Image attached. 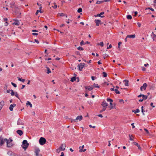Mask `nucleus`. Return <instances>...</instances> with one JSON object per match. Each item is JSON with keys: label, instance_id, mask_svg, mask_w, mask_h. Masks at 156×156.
<instances>
[{"label": "nucleus", "instance_id": "obj_6", "mask_svg": "<svg viewBox=\"0 0 156 156\" xmlns=\"http://www.w3.org/2000/svg\"><path fill=\"white\" fill-rule=\"evenodd\" d=\"M40 152V150L39 148H36L35 149L34 152L36 156H41V155L39 154Z\"/></svg>", "mask_w": 156, "mask_h": 156}, {"label": "nucleus", "instance_id": "obj_64", "mask_svg": "<svg viewBox=\"0 0 156 156\" xmlns=\"http://www.w3.org/2000/svg\"><path fill=\"white\" fill-rule=\"evenodd\" d=\"M64 156V153L63 152H62L61 153V155H60V156Z\"/></svg>", "mask_w": 156, "mask_h": 156}, {"label": "nucleus", "instance_id": "obj_59", "mask_svg": "<svg viewBox=\"0 0 156 156\" xmlns=\"http://www.w3.org/2000/svg\"><path fill=\"white\" fill-rule=\"evenodd\" d=\"M153 103L152 102H151L150 104V105L151 106H152L153 108H154L155 107V106L153 105Z\"/></svg>", "mask_w": 156, "mask_h": 156}, {"label": "nucleus", "instance_id": "obj_62", "mask_svg": "<svg viewBox=\"0 0 156 156\" xmlns=\"http://www.w3.org/2000/svg\"><path fill=\"white\" fill-rule=\"evenodd\" d=\"M32 35H38V34L37 33H32Z\"/></svg>", "mask_w": 156, "mask_h": 156}, {"label": "nucleus", "instance_id": "obj_12", "mask_svg": "<svg viewBox=\"0 0 156 156\" xmlns=\"http://www.w3.org/2000/svg\"><path fill=\"white\" fill-rule=\"evenodd\" d=\"M16 106V104H11L9 107V109L10 111H12L13 110V108Z\"/></svg>", "mask_w": 156, "mask_h": 156}, {"label": "nucleus", "instance_id": "obj_29", "mask_svg": "<svg viewBox=\"0 0 156 156\" xmlns=\"http://www.w3.org/2000/svg\"><path fill=\"white\" fill-rule=\"evenodd\" d=\"M93 88L94 87H98V88H99L100 87L98 85V84H96L95 83H94L93 85Z\"/></svg>", "mask_w": 156, "mask_h": 156}, {"label": "nucleus", "instance_id": "obj_35", "mask_svg": "<svg viewBox=\"0 0 156 156\" xmlns=\"http://www.w3.org/2000/svg\"><path fill=\"white\" fill-rule=\"evenodd\" d=\"M98 45H100L101 46V47H103L104 45V44H103V42L102 41V42H101L99 44H98Z\"/></svg>", "mask_w": 156, "mask_h": 156}, {"label": "nucleus", "instance_id": "obj_27", "mask_svg": "<svg viewBox=\"0 0 156 156\" xmlns=\"http://www.w3.org/2000/svg\"><path fill=\"white\" fill-rule=\"evenodd\" d=\"M126 17L127 19L129 20H131L132 18V16L130 15H127Z\"/></svg>", "mask_w": 156, "mask_h": 156}, {"label": "nucleus", "instance_id": "obj_43", "mask_svg": "<svg viewBox=\"0 0 156 156\" xmlns=\"http://www.w3.org/2000/svg\"><path fill=\"white\" fill-rule=\"evenodd\" d=\"M103 2V1H97L96 2V4H100L101 2Z\"/></svg>", "mask_w": 156, "mask_h": 156}, {"label": "nucleus", "instance_id": "obj_33", "mask_svg": "<svg viewBox=\"0 0 156 156\" xmlns=\"http://www.w3.org/2000/svg\"><path fill=\"white\" fill-rule=\"evenodd\" d=\"M77 49L79 50H81V51H83V48L81 47L80 46L77 48Z\"/></svg>", "mask_w": 156, "mask_h": 156}, {"label": "nucleus", "instance_id": "obj_31", "mask_svg": "<svg viewBox=\"0 0 156 156\" xmlns=\"http://www.w3.org/2000/svg\"><path fill=\"white\" fill-rule=\"evenodd\" d=\"M46 68L47 70V73L48 74H49V73H51V71L50 70V69L48 67H47Z\"/></svg>", "mask_w": 156, "mask_h": 156}, {"label": "nucleus", "instance_id": "obj_10", "mask_svg": "<svg viewBox=\"0 0 156 156\" xmlns=\"http://www.w3.org/2000/svg\"><path fill=\"white\" fill-rule=\"evenodd\" d=\"M101 105L103 107L106 108L107 106L108 105V104L106 103L105 101H104L102 103Z\"/></svg>", "mask_w": 156, "mask_h": 156}, {"label": "nucleus", "instance_id": "obj_55", "mask_svg": "<svg viewBox=\"0 0 156 156\" xmlns=\"http://www.w3.org/2000/svg\"><path fill=\"white\" fill-rule=\"evenodd\" d=\"M42 6H41L40 8H39V9H40V10H39V12H40V13H42V12H41V8H42Z\"/></svg>", "mask_w": 156, "mask_h": 156}, {"label": "nucleus", "instance_id": "obj_40", "mask_svg": "<svg viewBox=\"0 0 156 156\" xmlns=\"http://www.w3.org/2000/svg\"><path fill=\"white\" fill-rule=\"evenodd\" d=\"M11 84L14 87H17L16 84L14 83H13L12 82Z\"/></svg>", "mask_w": 156, "mask_h": 156}, {"label": "nucleus", "instance_id": "obj_46", "mask_svg": "<svg viewBox=\"0 0 156 156\" xmlns=\"http://www.w3.org/2000/svg\"><path fill=\"white\" fill-rule=\"evenodd\" d=\"M15 96L18 98H19V96H18V93H17V92H15Z\"/></svg>", "mask_w": 156, "mask_h": 156}, {"label": "nucleus", "instance_id": "obj_52", "mask_svg": "<svg viewBox=\"0 0 156 156\" xmlns=\"http://www.w3.org/2000/svg\"><path fill=\"white\" fill-rule=\"evenodd\" d=\"M52 7L55 9H56L57 7V5L55 3H54V6H52Z\"/></svg>", "mask_w": 156, "mask_h": 156}, {"label": "nucleus", "instance_id": "obj_4", "mask_svg": "<svg viewBox=\"0 0 156 156\" xmlns=\"http://www.w3.org/2000/svg\"><path fill=\"white\" fill-rule=\"evenodd\" d=\"M7 141V139H4L2 137H0V146L3 144L5 142Z\"/></svg>", "mask_w": 156, "mask_h": 156}, {"label": "nucleus", "instance_id": "obj_7", "mask_svg": "<svg viewBox=\"0 0 156 156\" xmlns=\"http://www.w3.org/2000/svg\"><path fill=\"white\" fill-rule=\"evenodd\" d=\"M17 124L18 125H24V121L23 120L19 119L17 121Z\"/></svg>", "mask_w": 156, "mask_h": 156}, {"label": "nucleus", "instance_id": "obj_15", "mask_svg": "<svg viewBox=\"0 0 156 156\" xmlns=\"http://www.w3.org/2000/svg\"><path fill=\"white\" fill-rule=\"evenodd\" d=\"M17 133L20 136L22 135L23 133V132L21 130H18L16 131Z\"/></svg>", "mask_w": 156, "mask_h": 156}, {"label": "nucleus", "instance_id": "obj_1", "mask_svg": "<svg viewBox=\"0 0 156 156\" xmlns=\"http://www.w3.org/2000/svg\"><path fill=\"white\" fill-rule=\"evenodd\" d=\"M23 145L22 147L24 149H27L29 145V144L28 143L27 141L26 140H24L23 141Z\"/></svg>", "mask_w": 156, "mask_h": 156}, {"label": "nucleus", "instance_id": "obj_13", "mask_svg": "<svg viewBox=\"0 0 156 156\" xmlns=\"http://www.w3.org/2000/svg\"><path fill=\"white\" fill-rule=\"evenodd\" d=\"M104 14V12H101L100 14H97V15H95L94 16L95 17H97V16H99L103 18L104 17V16H101V15Z\"/></svg>", "mask_w": 156, "mask_h": 156}, {"label": "nucleus", "instance_id": "obj_37", "mask_svg": "<svg viewBox=\"0 0 156 156\" xmlns=\"http://www.w3.org/2000/svg\"><path fill=\"white\" fill-rule=\"evenodd\" d=\"M82 11V9L81 8H79L77 10V12L79 13H80Z\"/></svg>", "mask_w": 156, "mask_h": 156}, {"label": "nucleus", "instance_id": "obj_5", "mask_svg": "<svg viewBox=\"0 0 156 156\" xmlns=\"http://www.w3.org/2000/svg\"><path fill=\"white\" fill-rule=\"evenodd\" d=\"M141 96L143 97V98L142 99H140L139 100V102H142L143 100L147 99V96L145 95H144V94H140V95H138V98H140V97H141Z\"/></svg>", "mask_w": 156, "mask_h": 156}, {"label": "nucleus", "instance_id": "obj_61", "mask_svg": "<svg viewBox=\"0 0 156 156\" xmlns=\"http://www.w3.org/2000/svg\"><path fill=\"white\" fill-rule=\"evenodd\" d=\"M39 12V10H37L36 12V15H37V14H38V12Z\"/></svg>", "mask_w": 156, "mask_h": 156}, {"label": "nucleus", "instance_id": "obj_19", "mask_svg": "<svg viewBox=\"0 0 156 156\" xmlns=\"http://www.w3.org/2000/svg\"><path fill=\"white\" fill-rule=\"evenodd\" d=\"M64 146V144H62L60 147H59V151H60L61 150L64 151L65 150V148H63V147Z\"/></svg>", "mask_w": 156, "mask_h": 156}, {"label": "nucleus", "instance_id": "obj_60", "mask_svg": "<svg viewBox=\"0 0 156 156\" xmlns=\"http://www.w3.org/2000/svg\"><path fill=\"white\" fill-rule=\"evenodd\" d=\"M34 41L36 42L37 44H38L39 43V42L37 40L35 39Z\"/></svg>", "mask_w": 156, "mask_h": 156}, {"label": "nucleus", "instance_id": "obj_36", "mask_svg": "<svg viewBox=\"0 0 156 156\" xmlns=\"http://www.w3.org/2000/svg\"><path fill=\"white\" fill-rule=\"evenodd\" d=\"M107 101L108 102L110 101V102H113V100L110 98H108L107 99Z\"/></svg>", "mask_w": 156, "mask_h": 156}, {"label": "nucleus", "instance_id": "obj_28", "mask_svg": "<svg viewBox=\"0 0 156 156\" xmlns=\"http://www.w3.org/2000/svg\"><path fill=\"white\" fill-rule=\"evenodd\" d=\"M133 112H134L135 114L136 113H138L140 112V110L138 109H137L136 110L132 111Z\"/></svg>", "mask_w": 156, "mask_h": 156}, {"label": "nucleus", "instance_id": "obj_18", "mask_svg": "<svg viewBox=\"0 0 156 156\" xmlns=\"http://www.w3.org/2000/svg\"><path fill=\"white\" fill-rule=\"evenodd\" d=\"M13 25L18 26L20 24L19 22L17 20H15V22L13 23Z\"/></svg>", "mask_w": 156, "mask_h": 156}, {"label": "nucleus", "instance_id": "obj_51", "mask_svg": "<svg viewBox=\"0 0 156 156\" xmlns=\"http://www.w3.org/2000/svg\"><path fill=\"white\" fill-rule=\"evenodd\" d=\"M137 25L138 26V27H140V26H141V23H140L138 22V23H137Z\"/></svg>", "mask_w": 156, "mask_h": 156}, {"label": "nucleus", "instance_id": "obj_11", "mask_svg": "<svg viewBox=\"0 0 156 156\" xmlns=\"http://www.w3.org/2000/svg\"><path fill=\"white\" fill-rule=\"evenodd\" d=\"M82 118L83 117L82 115L78 116L76 117V119H74V121L76 122V120H79V121H80L82 119Z\"/></svg>", "mask_w": 156, "mask_h": 156}, {"label": "nucleus", "instance_id": "obj_50", "mask_svg": "<svg viewBox=\"0 0 156 156\" xmlns=\"http://www.w3.org/2000/svg\"><path fill=\"white\" fill-rule=\"evenodd\" d=\"M108 56V55H107V54H105V55H104V59H105L106 57H107Z\"/></svg>", "mask_w": 156, "mask_h": 156}, {"label": "nucleus", "instance_id": "obj_32", "mask_svg": "<svg viewBox=\"0 0 156 156\" xmlns=\"http://www.w3.org/2000/svg\"><path fill=\"white\" fill-rule=\"evenodd\" d=\"M10 91H11V95L12 96H13L14 95L15 93L13 90H11Z\"/></svg>", "mask_w": 156, "mask_h": 156}, {"label": "nucleus", "instance_id": "obj_2", "mask_svg": "<svg viewBox=\"0 0 156 156\" xmlns=\"http://www.w3.org/2000/svg\"><path fill=\"white\" fill-rule=\"evenodd\" d=\"M46 142V139L45 138L41 137L40 138L39 140V144L41 145H43Z\"/></svg>", "mask_w": 156, "mask_h": 156}, {"label": "nucleus", "instance_id": "obj_25", "mask_svg": "<svg viewBox=\"0 0 156 156\" xmlns=\"http://www.w3.org/2000/svg\"><path fill=\"white\" fill-rule=\"evenodd\" d=\"M10 7L12 8H14V6L15 5V3L14 2H12L10 3Z\"/></svg>", "mask_w": 156, "mask_h": 156}, {"label": "nucleus", "instance_id": "obj_24", "mask_svg": "<svg viewBox=\"0 0 156 156\" xmlns=\"http://www.w3.org/2000/svg\"><path fill=\"white\" fill-rule=\"evenodd\" d=\"M26 105H30V108H31L32 107V104L29 101H27V102L26 103Z\"/></svg>", "mask_w": 156, "mask_h": 156}, {"label": "nucleus", "instance_id": "obj_20", "mask_svg": "<svg viewBox=\"0 0 156 156\" xmlns=\"http://www.w3.org/2000/svg\"><path fill=\"white\" fill-rule=\"evenodd\" d=\"M129 140H133L134 137H133V135H132L129 134Z\"/></svg>", "mask_w": 156, "mask_h": 156}, {"label": "nucleus", "instance_id": "obj_34", "mask_svg": "<svg viewBox=\"0 0 156 156\" xmlns=\"http://www.w3.org/2000/svg\"><path fill=\"white\" fill-rule=\"evenodd\" d=\"M115 91L116 93L117 94H120V92L117 89H115Z\"/></svg>", "mask_w": 156, "mask_h": 156}, {"label": "nucleus", "instance_id": "obj_45", "mask_svg": "<svg viewBox=\"0 0 156 156\" xmlns=\"http://www.w3.org/2000/svg\"><path fill=\"white\" fill-rule=\"evenodd\" d=\"M149 9L150 10H151L152 11H154V10L153 9V8H146V9Z\"/></svg>", "mask_w": 156, "mask_h": 156}, {"label": "nucleus", "instance_id": "obj_57", "mask_svg": "<svg viewBox=\"0 0 156 156\" xmlns=\"http://www.w3.org/2000/svg\"><path fill=\"white\" fill-rule=\"evenodd\" d=\"M142 69L143 71H145L146 70V69L144 67H142Z\"/></svg>", "mask_w": 156, "mask_h": 156}, {"label": "nucleus", "instance_id": "obj_47", "mask_svg": "<svg viewBox=\"0 0 156 156\" xmlns=\"http://www.w3.org/2000/svg\"><path fill=\"white\" fill-rule=\"evenodd\" d=\"M83 44H84V43L83 41L82 40L80 43V45H82Z\"/></svg>", "mask_w": 156, "mask_h": 156}, {"label": "nucleus", "instance_id": "obj_49", "mask_svg": "<svg viewBox=\"0 0 156 156\" xmlns=\"http://www.w3.org/2000/svg\"><path fill=\"white\" fill-rule=\"evenodd\" d=\"M89 126L90 128H95V126H92L91 125H89Z\"/></svg>", "mask_w": 156, "mask_h": 156}, {"label": "nucleus", "instance_id": "obj_30", "mask_svg": "<svg viewBox=\"0 0 156 156\" xmlns=\"http://www.w3.org/2000/svg\"><path fill=\"white\" fill-rule=\"evenodd\" d=\"M76 80V77H72L71 79V81L72 82H74Z\"/></svg>", "mask_w": 156, "mask_h": 156}, {"label": "nucleus", "instance_id": "obj_8", "mask_svg": "<svg viewBox=\"0 0 156 156\" xmlns=\"http://www.w3.org/2000/svg\"><path fill=\"white\" fill-rule=\"evenodd\" d=\"M147 86V84L146 83H145L143 84V85L141 86L140 87V90L141 91H143V89L144 90H145L146 89V88Z\"/></svg>", "mask_w": 156, "mask_h": 156}, {"label": "nucleus", "instance_id": "obj_58", "mask_svg": "<svg viewBox=\"0 0 156 156\" xmlns=\"http://www.w3.org/2000/svg\"><path fill=\"white\" fill-rule=\"evenodd\" d=\"M97 116L98 117H100L101 118L103 117V116L101 114H99L97 115Z\"/></svg>", "mask_w": 156, "mask_h": 156}, {"label": "nucleus", "instance_id": "obj_42", "mask_svg": "<svg viewBox=\"0 0 156 156\" xmlns=\"http://www.w3.org/2000/svg\"><path fill=\"white\" fill-rule=\"evenodd\" d=\"M143 106H142L141 107V112H142L143 115H144L145 114L144 113V110L143 109Z\"/></svg>", "mask_w": 156, "mask_h": 156}, {"label": "nucleus", "instance_id": "obj_9", "mask_svg": "<svg viewBox=\"0 0 156 156\" xmlns=\"http://www.w3.org/2000/svg\"><path fill=\"white\" fill-rule=\"evenodd\" d=\"M7 146L8 147H10L12 145L11 142H10L9 140L7 139V141H6Z\"/></svg>", "mask_w": 156, "mask_h": 156}, {"label": "nucleus", "instance_id": "obj_17", "mask_svg": "<svg viewBox=\"0 0 156 156\" xmlns=\"http://www.w3.org/2000/svg\"><path fill=\"white\" fill-rule=\"evenodd\" d=\"M133 144L135 145L136 146H137L139 149L141 150V147L140 146V145H139V144H138V143L136 142H133Z\"/></svg>", "mask_w": 156, "mask_h": 156}, {"label": "nucleus", "instance_id": "obj_16", "mask_svg": "<svg viewBox=\"0 0 156 156\" xmlns=\"http://www.w3.org/2000/svg\"><path fill=\"white\" fill-rule=\"evenodd\" d=\"M85 88L86 89H88V90L90 91L92 90L93 89V86H86L85 87Z\"/></svg>", "mask_w": 156, "mask_h": 156}, {"label": "nucleus", "instance_id": "obj_53", "mask_svg": "<svg viewBox=\"0 0 156 156\" xmlns=\"http://www.w3.org/2000/svg\"><path fill=\"white\" fill-rule=\"evenodd\" d=\"M112 47V45L111 44H110L108 47H107V49H109L110 48H111Z\"/></svg>", "mask_w": 156, "mask_h": 156}, {"label": "nucleus", "instance_id": "obj_23", "mask_svg": "<svg viewBox=\"0 0 156 156\" xmlns=\"http://www.w3.org/2000/svg\"><path fill=\"white\" fill-rule=\"evenodd\" d=\"M110 106L109 107L110 108V109H113L114 108H115V106H113V104L112 103V102H110Z\"/></svg>", "mask_w": 156, "mask_h": 156}, {"label": "nucleus", "instance_id": "obj_56", "mask_svg": "<svg viewBox=\"0 0 156 156\" xmlns=\"http://www.w3.org/2000/svg\"><path fill=\"white\" fill-rule=\"evenodd\" d=\"M0 35H1L2 36V37H5L6 36V35H4V34H2V32H0Z\"/></svg>", "mask_w": 156, "mask_h": 156}, {"label": "nucleus", "instance_id": "obj_21", "mask_svg": "<svg viewBox=\"0 0 156 156\" xmlns=\"http://www.w3.org/2000/svg\"><path fill=\"white\" fill-rule=\"evenodd\" d=\"M135 37V35H128L126 36V38H134Z\"/></svg>", "mask_w": 156, "mask_h": 156}, {"label": "nucleus", "instance_id": "obj_54", "mask_svg": "<svg viewBox=\"0 0 156 156\" xmlns=\"http://www.w3.org/2000/svg\"><path fill=\"white\" fill-rule=\"evenodd\" d=\"M144 130H145V131L146 132V133H148V134H149V133L148 131V130H147V129H144Z\"/></svg>", "mask_w": 156, "mask_h": 156}, {"label": "nucleus", "instance_id": "obj_3", "mask_svg": "<svg viewBox=\"0 0 156 156\" xmlns=\"http://www.w3.org/2000/svg\"><path fill=\"white\" fill-rule=\"evenodd\" d=\"M86 64L85 63H80L78 65V68L80 71H82L83 68L85 67Z\"/></svg>", "mask_w": 156, "mask_h": 156}, {"label": "nucleus", "instance_id": "obj_26", "mask_svg": "<svg viewBox=\"0 0 156 156\" xmlns=\"http://www.w3.org/2000/svg\"><path fill=\"white\" fill-rule=\"evenodd\" d=\"M17 78L18 79V80H19V81H21L22 82H24L25 81V79H21V78H20V77H17Z\"/></svg>", "mask_w": 156, "mask_h": 156}, {"label": "nucleus", "instance_id": "obj_39", "mask_svg": "<svg viewBox=\"0 0 156 156\" xmlns=\"http://www.w3.org/2000/svg\"><path fill=\"white\" fill-rule=\"evenodd\" d=\"M86 149H84L83 150H82V149H80V150H79V152H85L86 151Z\"/></svg>", "mask_w": 156, "mask_h": 156}, {"label": "nucleus", "instance_id": "obj_63", "mask_svg": "<svg viewBox=\"0 0 156 156\" xmlns=\"http://www.w3.org/2000/svg\"><path fill=\"white\" fill-rule=\"evenodd\" d=\"M91 79L92 80H95V77L94 76H92Z\"/></svg>", "mask_w": 156, "mask_h": 156}, {"label": "nucleus", "instance_id": "obj_44", "mask_svg": "<svg viewBox=\"0 0 156 156\" xmlns=\"http://www.w3.org/2000/svg\"><path fill=\"white\" fill-rule=\"evenodd\" d=\"M106 108H103V109H102V110H101L100 111V112L101 113L102 112H103L105 111L106 109Z\"/></svg>", "mask_w": 156, "mask_h": 156}, {"label": "nucleus", "instance_id": "obj_14", "mask_svg": "<svg viewBox=\"0 0 156 156\" xmlns=\"http://www.w3.org/2000/svg\"><path fill=\"white\" fill-rule=\"evenodd\" d=\"M101 21L100 20H94V22L96 23V25L97 26L99 25V24L100 23Z\"/></svg>", "mask_w": 156, "mask_h": 156}, {"label": "nucleus", "instance_id": "obj_22", "mask_svg": "<svg viewBox=\"0 0 156 156\" xmlns=\"http://www.w3.org/2000/svg\"><path fill=\"white\" fill-rule=\"evenodd\" d=\"M123 82L125 83V85L126 86H128L129 85L128 84V82L129 81L127 80H124Z\"/></svg>", "mask_w": 156, "mask_h": 156}, {"label": "nucleus", "instance_id": "obj_48", "mask_svg": "<svg viewBox=\"0 0 156 156\" xmlns=\"http://www.w3.org/2000/svg\"><path fill=\"white\" fill-rule=\"evenodd\" d=\"M122 44V42H119L118 43V48H120V44Z\"/></svg>", "mask_w": 156, "mask_h": 156}, {"label": "nucleus", "instance_id": "obj_38", "mask_svg": "<svg viewBox=\"0 0 156 156\" xmlns=\"http://www.w3.org/2000/svg\"><path fill=\"white\" fill-rule=\"evenodd\" d=\"M103 76L104 77H106L107 76V74L105 72H103Z\"/></svg>", "mask_w": 156, "mask_h": 156}, {"label": "nucleus", "instance_id": "obj_41", "mask_svg": "<svg viewBox=\"0 0 156 156\" xmlns=\"http://www.w3.org/2000/svg\"><path fill=\"white\" fill-rule=\"evenodd\" d=\"M58 15H59L61 16H65V14L63 13H58Z\"/></svg>", "mask_w": 156, "mask_h": 156}]
</instances>
